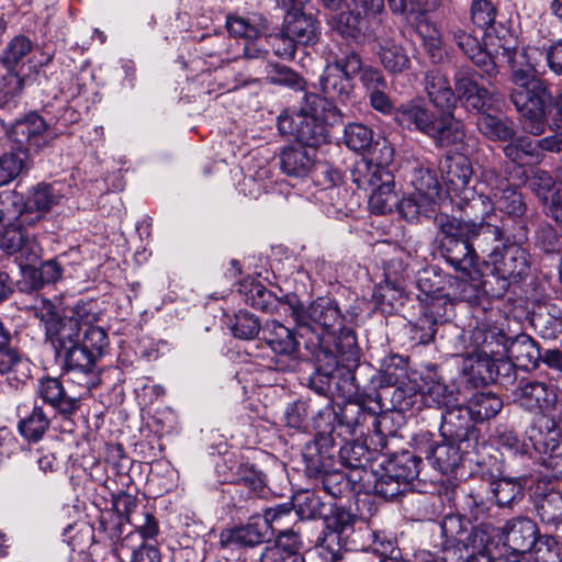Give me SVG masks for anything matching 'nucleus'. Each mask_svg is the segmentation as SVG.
Instances as JSON below:
<instances>
[{"label":"nucleus","instance_id":"obj_1","mask_svg":"<svg viewBox=\"0 0 562 562\" xmlns=\"http://www.w3.org/2000/svg\"><path fill=\"white\" fill-rule=\"evenodd\" d=\"M289 308L296 322L297 336L307 351L334 349L348 364L359 361L355 330L345 325V317L334 300L318 297L304 307L295 297L289 300Z\"/></svg>","mask_w":562,"mask_h":562},{"label":"nucleus","instance_id":"obj_2","mask_svg":"<svg viewBox=\"0 0 562 562\" xmlns=\"http://www.w3.org/2000/svg\"><path fill=\"white\" fill-rule=\"evenodd\" d=\"M508 55L510 64V82L513 88L509 98L522 117L526 132L539 136L546 132L548 125V109L552 95L544 81L537 78L533 66L527 60L525 50L503 47Z\"/></svg>","mask_w":562,"mask_h":562},{"label":"nucleus","instance_id":"obj_3","mask_svg":"<svg viewBox=\"0 0 562 562\" xmlns=\"http://www.w3.org/2000/svg\"><path fill=\"white\" fill-rule=\"evenodd\" d=\"M339 460L347 471L364 470L373 472L376 479V487L372 494L385 499H392L412 488V483L419 474L422 459L409 451H403L392 458L383 459L376 464L367 463L370 452L362 443H346L339 450ZM375 485V483H373Z\"/></svg>","mask_w":562,"mask_h":562},{"label":"nucleus","instance_id":"obj_4","mask_svg":"<svg viewBox=\"0 0 562 562\" xmlns=\"http://www.w3.org/2000/svg\"><path fill=\"white\" fill-rule=\"evenodd\" d=\"M75 326L74 323L58 328L50 326L45 337L50 342L68 381L77 384L87 394L100 383L95 364L98 358L80 345V336H77Z\"/></svg>","mask_w":562,"mask_h":562},{"label":"nucleus","instance_id":"obj_5","mask_svg":"<svg viewBox=\"0 0 562 562\" xmlns=\"http://www.w3.org/2000/svg\"><path fill=\"white\" fill-rule=\"evenodd\" d=\"M394 115L403 128L427 135L437 147L464 149V125L452 113L437 115L422 100H409L401 104Z\"/></svg>","mask_w":562,"mask_h":562},{"label":"nucleus","instance_id":"obj_6","mask_svg":"<svg viewBox=\"0 0 562 562\" xmlns=\"http://www.w3.org/2000/svg\"><path fill=\"white\" fill-rule=\"evenodd\" d=\"M439 226L445 235L441 240V255L458 273L479 269L477 243L491 223H476L441 214Z\"/></svg>","mask_w":562,"mask_h":562},{"label":"nucleus","instance_id":"obj_7","mask_svg":"<svg viewBox=\"0 0 562 562\" xmlns=\"http://www.w3.org/2000/svg\"><path fill=\"white\" fill-rule=\"evenodd\" d=\"M502 228L490 224L477 243L486 268L492 267V274L502 280L506 289L510 282H518L528 276L530 270L529 252L515 243L502 240Z\"/></svg>","mask_w":562,"mask_h":562},{"label":"nucleus","instance_id":"obj_8","mask_svg":"<svg viewBox=\"0 0 562 562\" xmlns=\"http://www.w3.org/2000/svg\"><path fill=\"white\" fill-rule=\"evenodd\" d=\"M526 209L521 194L509 184L508 179L494 169H486L481 176L477 198L470 204V212L465 211V215L477 217L480 213L481 222L487 223L491 213L499 211L516 221L524 216Z\"/></svg>","mask_w":562,"mask_h":562},{"label":"nucleus","instance_id":"obj_9","mask_svg":"<svg viewBox=\"0 0 562 562\" xmlns=\"http://www.w3.org/2000/svg\"><path fill=\"white\" fill-rule=\"evenodd\" d=\"M324 100L316 95L307 98L311 104V111L301 109L300 111H285L278 119V128L282 135L291 136L301 144L316 147L326 139L324 122L336 124L341 120L340 110L330 105L324 115L317 112L314 105L323 103Z\"/></svg>","mask_w":562,"mask_h":562},{"label":"nucleus","instance_id":"obj_10","mask_svg":"<svg viewBox=\"0 0 562 562\" xmlns=\"http://www.w3.org/2000/svg\"><path fill=\"white\" fill-rule=\"evenodd\" d=\"M316 362L314 373L310 376V387L318 395L327 396L333 384L344 397H351L358 392L351 368L358 362L348 364L342 361L340 352L334 349L308 351Z\"/></svg>","mask_w":562,"mask_h":562},{"label":"nucleus","instance_id":"obj_11","mask_svg":"<svg viewBox=\"0 0 562 562\" xmlns=\"http://www.w3.org/2000/svg\"><path fill=\"white\" fill-rule=\"evenodd\" d=\"M417 396L425 406L442 409L458 402L456 390L447 385L434 371L422 375L420 383H408L396 387L393 401L398 403L401 409H407L415 404Z\"/></svg>","mask_w":562,"mask_h":562},{"label":"nucleus","instance_id":"obj_12","mask_svg":"<svg viewBox=\"0 0 562 562\" xmlns=\"http://www.w3.org/2000/svg\"><path fill=\"white\" fill-rule=\"evenodd\" d=\"M445 157L440 162V170L447 191L452 195V199H459L456 203L460 209L470 212V204L474 203L477 196L476 190L470 186L473 177V167L469 157L462 153L464 149L457 150Z\"/></svg>","mask_w":562,"mask_h":562},{"label":"nucleus","instance_id":"obj_13","mask_svg":"<svg viewBox=\"0 0 562 562\" xmlns=\"http://www.w3.org/2000/svg\"><path fill=\"white\" fill-rule=\"evenodd\" d=\"M498 535L496 547L502 543L506 552V562H521L525 555L535 547L538 533L537 525L529 518L516 517L506 522Z\"/></svg>","mask_w":562,"mask_h":562},{"label":"nucleus","instance_id":"obj_14","mask_svg":"<svg viewBox=\"0 0 562 562\" xmlns=\"http://www.w3.org/2000/svg\"><path fill=\"white\" fill-rule=\"evenodd\" d=\"M376 474L364 470H331L329 468L317 481L316 486L321 487L326 494L337 498L344 496L347 492L355 494H372V488L376 485Z\"/></svg>","mask_w":562,"mask_h":562},{"label":"nucleus","instance_id":"obj_15","mask_svg":"<svg viewBox=\"0 0 562 562\" xmlns=\"http://www.w3.org/2000/svg\"><path fill=\"white\" fill-rule=\"evenodd\" d=\"M226 29L232 36L245 40L241 50L246 59H265L267 57L268 49L262 37L267 30L265 19L259 15L232 14L226 18Z\"/></svg>","mask_w":562,"mask_h":562},{"label":"nucleus","instance_id":"obj_16","mask_svg":"<svg viewBox=\"0 0 562 562\" xmlns=\"http://www.w3.org/2000/svg\"><path fill=\"white\" fill-rule=\"evenodd\" d=\"M215 471L222 483L241 484L255 496H261L266 482L262 473L239 453H227L216 463Z\"/></svg>","mask_w":562,"mask_h":562},{"label":"nucleus","instance_id":"obj_17","mask_svg":"<svg viewBox=\"0 0 562 562\" xmlns=\"http://www.w3.org/2000/svg\"><path fill=\"white\" fill-rule=\"evenodd\" d=\"M477 74L469 66H459L453 72L454 94L457 101L471 111L492 110L495 102L494 93L479 85Z\"/></svg>","mask_w":562,"mask_h":562},{"label":"nucleus","instance_id":"obj_18","mask_svg":"<svg viewBox=\"0 0 562 562\" xmlns=\"http://www.w3.org/2000/svg\"><path fill=\"white\" fill-rule=\"evenodd\" d=\"M35 316L43 324L45 333L52 327L58 328L63 325L74 323L77 329V336H80L82 328L93 326L98 321L97 313L93 312V303H78L74 306L70 315L60 316L56 306L48 300H42L35 307Z\"/></svg>","mask_w":562,"mask_h":562},{"label":"nucleus","instance_id":"obj_19","mask_svg":"<svg viewBox=\"0 0 562 562\" xmlns=\"http://www.w3.org/2000/svg\"><path fill=\"white\" fill-rule=\"evenodd\" d=\"M262 338L277 355V370H293L296 364L299 341L290 328L280 322L268 321L262 327Z\"/></svg>","mask_w":562,"mask_h":562},{"label":"nucleus","instance_id":"obj_20","mask_svg":"<svg viewBox=\"0 0 562 562\" xmlns=\"http://www.w3.org/2000/svg\"><path fill=\"white\" fill-rule=\"evenodd\" d=\"M0 248L7 255L14 256L22 270L33 267L42 254L37 241L19 225L5 226L0 236Z\"/></svg>","mask_w":562,"mask_h":562},{"label":"nucleus","instance_id":"obj_21","mask_svg":"<svg viewBox=\"0 0 562 562\" xmlns=\"http://www.w3.org/2000/svg\"><path fill=\"white\" fill-rule=\"evenodd\" d=\"M514 402L530 413H548L557 404L554 387L546 382L521 379L513 392Z\"/></svg>","mask_w":562,"mask_h":562},{"label":"nucleus","instance_id":"obj_22","mask_svg":"<svg viewBox=\"0 0 562 562\" xmlns=\"http://www.w3.org/2000/svg\"><path fill=\"white\" fill-rule=\"evenodd\" d=\"M476 443L461 442L452 438H442L440 442L428 443L422 452L430 464L441 473H452L461 463L464 454L470 453Z\"/></svg>","mask_w":562,"mask_h":562},{"label":"nucleus","instance_id":"obj_23","mask_svg":"<svg viewBox=\"0 0 562 562\" xmlns=\"http://www.w3.org/2000/svg\"><path fill=\"white\" fill-rule=\"evenodd\" d=\"M471 420L468 406L462 407L456 402L453 405L445 407L441 413V437L477 445L479 432Z\"/></svg>","mask_w":562,"mask_h":562},{"label":"nucleus","instance_id":"obj_24","mask_svg":"<svg viewBox=\"0 0 562 562\" xmlns=\"http://www.w3.org/2000/svg\"><path fill=\"white\" fill-rule=\"evenodd\" d=\"M239 291L248 305L270 314L290 313L289 300H295L294 295H285L283 299L278 297L256 280H245L241 282Z\"/></svg>","mask_w":562,"mask_h":562},{"label":"nucleus","instance_id":"obj_25","mask_svg":"<svg viewBox=\"0 0 562 562\" xmlns=\"http://www.w3.org/2000/svg\"><path fill=\"white\" fill-rule=\"evenodd\" d=\"M448 35L457 44L460 50L471 59L474 65L480 67L485 75L488 77L496 75V63L492 58L491 54L482 48L476 36L468 33L458 24L449 25Z\"/></svg>","mask_w":562,"mask_h":562},{"label":"nucleus","instance_id":"obj_26","mask_svg":"<svg viewBox=\"0 0 562 562\" xmlns=\"http://www.w3.org/2000/svg\"><path fill=\"white\" fill-rule=\"evenodd\" d=\"M301 548L299 531L291 528L282 529L276 536L274 542L265 547L260 562H305Z\"/></svg>","mask_w":562,"mask_h":562},{"label":"nucleus","instance_id":"obj_27","mask_svg":"<svg viewBox=\"0 0 562 562\" xmlns=\"http://www.w3.org/2000/svg\"><path fill=\"white\" fill-rule=\"evenodd\" d=\"M40 397L63 415H71L79 408L82 393L69 394L58 378H43L38 381Z\"/></svg>","mask_w":562,"mask_h":562},{"label":"nucleus","instance_id":"obj_28","mask_svg":"<svg viewBox=\"0 0 562 562\" xmlns=\"http://www.w3.org/2000/svg\"><path fill=\"white\" fill-rule=\"evenodd\" d=\"M526 434L533 449L541 454L559 450L562 443L561 424L546 415L539 417Z\"/></svg>","mask_w":562,"mask_h":562},{"label":"nucleus","instance_id":"obj_29","mask_svg":"<svg viewBox=\"0 0 562 562\" xmlns=\"http://www.w3.org/2000/svg\"><path fill=\"white\" fill-rule=\"evenodd\" d=\"M238 45L222 33L209 34L202 37L199 52L205 64L217 68L239 58V54L234 52V47Z\"/></svg>","mask_w":562,"mask_h":562},{"label":"nucleus","instance_id":"obj_30","mask_svg":"<svg viewBox=\"0 0 562 562\" xmlns=\"http://www.w3.org/2000/svg\"><path fill=\"white\" fill-rule=\"evenodd\" d=\"M282 27L302 45L315 44L321 34L318 21L313 14L302 12L300 8L286 12Z\"/></svg>","mask_w":562,"mask_h":562},{"label":"nucleus","instance_id":"obj_31","mask_svg":"<svg viewBox=\"0 0 562 562\" xmlns=\"http://www.w3.org/2000/svg\"><path fill=\"white\" fill-rule=\"evenodd\" d=\"M471 346L496 361L506 359L510 339L495 327H475L471 334Z\"/></svg>","mask_w":562,"mask_h":562},{"label":"nucleus","instance_id":"obj_32","mask_svg":"<svg viewBox=\"0 0 562 562\" xmlns=\"http://www.w3.org/2000/svg\"><path fill=\"white\" fill-rule=\"evenodd\" d=\"M424 86L431 103L445 113H451L456 108L457 97L447 76L439 69L428 70L425 74Z\"/></svg>","mask_w":562,"mask_h":562},{"label":"nucleus","instance_id":"obj_33","mask_svg":"<svg viewBox=\"0 0 562 562\" xmlns=\"http://www.w3.org/2000/svg\"><path fill=\"white\" fill-rule=\"evenodd\" d=\"M315 162V147L304 144L285 147L280 155L282 171L296 178L306 177Z\"/></svg>","mask_w":562,"mask_h":562},{"label":"nucleus","instance_id":"obj_34","mask_svg":"<svg viewBox=\"0 0 562 562\" xmlns=\"http://www.w3.org/2000/svg\"><path fill=\"white\" fill-rule=\"evenodd\" d=\"M541 351L537 342L528 335L521 334L510 339L506 360L521 370L538 368Z\"/></svg>","mask_w":562,"mask_h":562},{"label":"nucleus","instance_id":"obj_35","mask_svg":"<svg viewBox=\"0 0 562 562\" xmlns=\"http://www.w3.org/2000/svg\"><path fill=\"white\" fill-rule=\"evenodd\" d=\"M326 437L317 438L305 445L303 460L305 473L310 479L317 481L333 465V458Z\"/></svg>","mask_w":562,"mask_h":562},{"label":"nucleus","instance_id":"obj_36","mask_svg":"<svg viewBox=\"0 0 562 562\" xmlns=\"http://www.w3.org/2000/svg\"><path fill=\"white\" fill-rule=\"evenodd\" d=\"M474 527L469 518L461 515H447L440 524L441 536L446 547L468 548L474 538Z\"/></svg>","mask_w":562,"mask_h":562},{"label":"nucleus","instance_id":"obj_37","mask_svg":"<svg viewBox=\"0 0 562 562\" xmlns=\"http://www.w3.org/2000/svg\"><path fill=\"white\" fill-rule=\"evenodd\" d=\"M266 531V522L261 521V517L252 516L246 525L223 531L221 543L224 547H255L263 541Z\"/></svg>","mask_w":562,"mask_h":562},{"label":"nucleus","instance_id":"obj_38","mask_svg":"<svg viewBox=\"0 0 562 562\" xmlns=\"http://www.w3.org/2000/svg\"><path fill=\"white\" fill-rule=\"evenodd\" d=\"M321 89L329 101L346 103L353 93V82L337 66L328 64L321 77Z\"/></svg>","mask_w":562,"mask_h":562},{"label":"nucleus","instance_id":"obj_39","mask_svg":"<svg viewBox=\"0 0 562 562\" xmlns=\"http://www.w3.org/2000/svg\"><path fill=\"white\" fill-rule=\"evenodd\" d=\"M528 480L525 476L519 479H498L488 483L485 482V494L488 501L499 507L510 506L517 498L522 496V490Z\"/></svg>","mask_w":562,"mask_h":562},{"label":"nucleus","instance_id":"obj_40","mask_svg":"<svg viewBox=\"0 0 562 562\" xmlns=\"http://www.w3.org/2000/svg\"><path fill=\"white\" fill-rule=\"evenodd\" d=\"M391 171H384L366 159L357 160L351 169V180L360 190H374L379 184L393 182Z\"/></svg>","mask_w":562,"mask_h":562},{"label":"nucleus","instance_id":"obj_41","mask_svg":"<svg viewBox=\"0 0 562 562\" xmlns=\"http://www.w3.org/2000/svg\"><path fill=\"white\" fill-rule=\"evenodd\" d=\"M376 55L381 65L390 74H401L409 68L411 60L405 49L389 37H376Z\"/></svg>","mask_w":562,"mask_h":562},{"label":"nucleus","instance_id":"obj_42","mask_svg":"<svg viewBox=\"0 0 562 562\" xmlns=\"http://www.w3.org/2000/svg\"><path fill=\"white\" fill-rule=\"evenodd\" d=\"M498 531L491 524H480L474 531V538L468 548L465 562H493L491 547L494 544V536Z\"/></svg>","mask_w":562,"mask_h":562},{"label":"nucleus","instance_id":"obj_43","mask_svg":"<svg viewBox=\"0 0 562 562\" xmlns=\"http://www.w3.org/2000/svg\"><path fill=\"white\" fill-rule=\"evenodd\" d=\"M12 221H16L15 225L19 226L32 225L23 196L14 191H7L0 194V224L8 226Z\"/></svg>","mask_w":562,"mask_h":562},{"label":"nucleus","instance_id":"obj_44","mask_svg":"<svg viewBox=\"0 0 562 562\" xmlns=\"http://www.w3.org/2000/svg\"><path fill=\"white\" fill-rule=\"evenodd\" d=\"M35 47L34 42L26 35H15L5 45L0 54V64L7 70L16 71L18 67L30 61L29 56Z\"/></svg>","mask_w":562,"mask_h":562},{"label":"nucleus","instance_id":"obj_45","mask_svg":"<svg viewBox=\"0 0 562 562\" xmlns=\"http://www.w3.org/2000/svg\"><path fill=\"white\" fill-rule=\"evenodd\" d=\"M60 194L55 188L48 183L37 184L27 202H25L26 211L30 212L32 224L40 221L54 205L58 204Z\"/></svg>","mask_w":562,"mask_h":562},{"label":"nucleus","instance_id":"obj_46","mask_svg":"<svg viewBox=\"0 0 562 562\" xmlns=\"http://www.w3.org/2000/svg\"><path fill=\"white\" fill-rule=\"evenodd\" d=\"M485 284L486 282L483 280V273L480 268L459 273L456 280L457 292L454 295L460 301L475 304L487 293Z\"/></svg>","mask_w":562,"mask_h":562},{"label":"nucleus","instance_id":"obj_47","mask_svg":"<svg viewBox=\"0 0 562 562\" xmlns=\"http://www.w3.org/2000/svg\"><path fill=\"white\" fill-rule=\"evenodd\" d=\"M490 111H475L480 114L476 122L479 131L492 140L505 142L512 139L515 135L513 123L507 119L490 113Z\"/></svg>","mask_w":562,"mask_h":562},{"label":"nucleus","instance_id":"obj_48","mask_svg":"<svg viewBox=\"0 0 562 562\" xmlns=\"http://www.w3.org/2000/svg\"><path fill=\"white\" fill-rule=\"evenodd\" d=\"M411 183L420 196H426V201L437 202L440 199V182L428 165L420 164L413 168Z\"/></svg>","mask_w":562,"mask_h":562},{"label":"nucleus","instance_id":"obj_49","mask_svg":"<svg viewBox=\"0 0 562 562\" xmlns=\"http://www.w3.org/2000/svg\"><path fill=\"white\" fill-rule=\"evenodd\" d=\"M315 409L311 400H299L288 405L284 412L286 426L297 431H308L311 428H318L317 420L314 418Z\"/></svg>","mask_w":562,"mask_h":562},{"label":"nucleus","instance_id":"obj_50","mask_svg":"<svg viewBox=\"0 0 562 562\" xmlns=\"http://www.w3.org/2000/svg\"><path fill=\"white\" fill-rule=\"evenodd\" d=\"M503 407V401L499 396L491 392H477L472 395L468 403V408L472 420L484 422L495 417Z\"/></svg>","mask_w":562,"mask_h":562},{"label":"nucleus","instance_id":"obj_51","mask_svg":"<svg viewBox=\"0 0 562 562\" xmlns=\"http://www.w3.org/2000/svg\"><path fill=\"white\" fill-rule=\"evenodd\" d=\"M498 361L484 356L476 349L468 353L463 362V371L473 378L480 379L482 382L494 381L497 376Z\"/></svg>","mask_w":562,"mask_h":562},{"label":"nucleus","instance_id":"obj_52","mask_svg":"<svg viewBox=\"0 0 562 562\" xmlns=\"http://www.w3.org/2000/svg\"><path fill=\"white\" fill-rule=\"evenodd\" d=\"M47 124L42 116L31 113L15 126V133L24 137L20 142H25L30 148H41L46 143Z\"/></svg>","mask_w":562,"mask_h":562},{"label":"nucleus","instance_id":"obj_53","mask_svg":"<svg viewBox=\"0 0 562 562\" xmlns=\"http://www.w3.org/2000/svg\"><path fill=\"white\" fill-rule=\"evenodd\" d=\"M537 510L541 521L557 527L562 522V492L550 488L537 501Z\"/></svg>","mask_w":562,"mask_h":562},{"label":"nucleus","instance_id":"obj_54","mask_svg":"<svg viewBox=\"0 0 562 562\" xmlns=\"http://www.w3.org/2000/svg\"><path fill=\"white\" fill-rule=\"evenodd\" d=\"M403 279V276H401L393 280L391 272L386 271L385 281L375 285L372 297L381 308H393L402 299L404 292Z\"/></svg>","mask_w":562,"mask_h":562},{"label":"nucleus","instance_id":"obj_55","mask_svg":"<svg viewBox=\"0 0 562 562\" xmlns=\"http://www.w3.org/2000/svg\"><path fill=\"white\" fill-rule=\"evenodd\" d=\"M50 419L43 407L35 405L27 416L20 419L18 428L25 439L38 441L48 429Z\"/></svg>","mask_w":562,"mask_h":562},{"label":"nucleus","instance_id":"obj_56","mask_svg":"<svg viewBox=\"0 0 562 562\" xmlns=\"http://www.w3.org/2000/svg\"><path fill=\"white\" fill-rule=\"evenodd\" d=\"M348 12H341L337 15L334 22V29L345 37L357 38L363 30V18L366 15L361 8H356L346 2Z\"/></svg>","mask_w":562,"mask_h":562},{"label":"nucleus","instance_id":"obj_57","mask_svg":"<svg viewBox=\"0 0 562 562\" xmlns=\"http://www.w3.org/2000/svg\"><path fill=\"white\" fill-rule=\"evenodd\" d=\"M394 187L395 182L393 181L387 184H379V187L372 191L369 198V209L371 213L383 215L391 213L395 209L398 203V195Z\"/></svg>","mask_w":562,"mask_h":562},{"label":"nucleus","instance_id":"obj_58","mask_svg":"<svg viewBox=\"0 0 562 562\" xmlns=\"http://www.w3.org/2000/svg\"><path fill=\"white\" fill-rule=\"evenodd\" d=\"M269 169L259 168L254 173H247L238 182V190L245 196L258 199L263 192L272 188V181L269 180Z\"/></svg>","mask_w":562,"mask_h":562},{"label":"nucleus","instance_id":"obj_59","mask_svg":"<svg viewBox=\"0 0 562 562\" xmlns=\"http://www.w3.org/2000/svg\"><path fill=\"white\" fill-rule=\"evenodd\" d=\"M423 44L434 63H440L447 56L443 40L439 27L435 23L426 22L418 30Z\"/></svg>","mask_w":562,"mask_h":562},{"label":"nucleus","instance_id":"obj_60","mask_svg":"<svg viewBox=\"0 0 562 562\" xmlns=\"http://www.w3.org/2000/svg\"><path fill=\"white\" fill-rule=\"evenodd\" d=\"M436 203L435 201H426V196H420L418 192L415 191L401 200L398 199L395 209L407 221H414L420 214L432 211V205Z\"/></svg>","mask_w":562,"mask_h":562},{"label":"nucleus","instance_id":"obj_61","mask_svg":"<svg viewBox=\"0 0 562 562\" xmlns=\"http://www.w3.org/2000/svg\"><path fill=\"white\" fill-rule=\"evenodd\" d=\"M347 546L345 539L326 527L322 538L317 541L319 555L328 562H337L342 558V549Z\"/></svg>","mask_w":562,"mask_h":562},{"label":"nucleus","instance_id":"obj_62","mask_svg":"<svg viewBox=\"0 0 562 562\" xmlns=\"http://www.w3.org/2000/svg\"><path fill=\"white\" fill-rule=\"evenodd\" d=\"M345 143L353 151L370 149L373 144V132L363 124H349L345 127Z\"/></svg>","mask_w":562,"mask_h":562},{"label":"nucleus","instance_id":"obj_63","mask_svg":"<svg viewBox=\"0 0 562 562\" xmlns=\"http://www.w3.org/2000/svg\"><path fill=\"white\" fill-rule=\"evenodd\" d=\"M291 505L301 519H313L319 516L324 506L321 498L312 492L297 494Z\"/></svg>","mask_w":562,"mask_h":562},{"label":"nucleus","instance_id":"obj_64","mask_svg":"<svg viewBox=\"0 0 562 562\" xmlns=\"http://www.w3.org/2000/svg\"><path fill=\"white\" fill-rule=\"evenodd\" d=\"M231 329L235 337L246 340L255 338L260 329L262 330L259 319L255 315L243 311L235 315Z\"/></svg>","mask_w":562,"mask_h":562}]
</instances>
